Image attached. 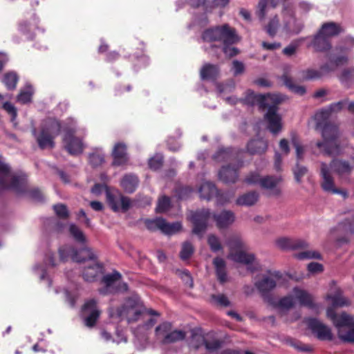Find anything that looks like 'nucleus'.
<instances>
[{"mask_svg":"<svg viewBox=\"0 0 354 354\" xmlns=\"http://www.w3.org/2000/svg\"><path fill=\"white\" fill-rule=\"evenodd\" d=\"M232 157V151L231 149H219L214 155V159L217 162L230 160Z\"/></svg>","mask_w":354,"mask_h":354,"instance_id":"obj_45","label":"nucleus"},{"mask_svg":"<svg viewBox=\"0 0 354 354\" xmlns=\"http://www.w3.org/2000/svg\"><path fill=\"white\" fill-rule=\"evenodd\" d=\"M326 315L337 327L339 338L344 342L354 343L353 318L345 313L338 315L332 308H328Z\"/></svg>","mask_w":354,"mask_h":354,"instance_id":"obj_8","label":"nucleus"},{"mask_svg":"<svg viewBox=\"0 0 354 354\" xmlns=\"http://www.w3.org/2000/svg\"><path fill=\"white\" fill-rule=\"evenodd\" d=\"M156 339L164 344H169L183 340L187 333L183 330L174 328L170 322H163L155 330Z\"/></svg>","mask_w":354,"mask_h":354,"instance_id":"obj_9","label":"nucleus"},{"mask_svg":"<svg viewBox=\"0 0 354 354\" xmlns=\"http://www.w3.org/2000/svg\"><path fill=\"white\" fill-rule=\"evenodd\" d=\"M112 155L113 157V165L121 166L128 161L127 147L123 143L119 142L114 146Z\"/></svg>","mask_w":354,"mask_h":354,"instance_id":"obj_26","label":"nucleus"},{"mask_svg":"<svg viewBox=\"0 0 354 354\" xmlns=\"http://www.w3.org/2000/svg\"><path fill=\"white\" fill-rule=\"evenodd\" d=\"M62 128L64 131L63 142L67 151L71 155L82 153L84 146L82 139L76 137L77 129L73 121L62 126L55 119L46 120L40 133L36 136L39 147L42 149L53 148L54 138L59 134Z\"/></svg>","mask_w":354,"mask_h":354,"instance_id":"obj_1","label":"nucleus"},{"mask_svg":"<svg viewBox=\"0 0 354 354\" xmlns=\"http://www.w3.org/2000/svg\"><path fill=\"white\" fill-rule=\"evenodd\" d=\"M106 200L111 209L115 212L122 210L127 212L131 206V201L129 198L124 196L121 192H106Z\"/></svg>","mask_w":354,"mask_h":354,"instance_id":"obj_13","label":"nucleus"},{"mask_svg":"<svg viewBox=\"0 0 354 354\" xmlns=\"http://www.w3.org/2000/svg\"><path fill=\"white\" fill-rule=\"evenodd\" d=\"M339 80L346 86L354 83V68L344 70L339 76Z\"/></svg>","mask_w":354,"mask_h":354,"instance_id":"obj_44","label":"nucleus"},{"mask_svg":"<svg viewBox=\"0 0 354 354\" xmlns=\"http://www.w3.org/2000/svg\"><path fill=\"white\" fill-rule=\"evenodd\" d=\"M210 215L211 214L208 209H203L191 212L189 218L193 224L192 232L194 234L200 236L203 235L207 229Z\"/></svg>","mask_w":354,"mask_h":354,"instance_id":"obj_11","label":"nucleus"},{"mask_svg":"<svg viewBox=\"0 0 354 354\" xmlns=\"http://www.w3.org/2000/svg\"><path fill=\"white\" fill-rule=\"evenodd\" d=\"M212 298L219 306H230V301L228 300L227 297L224 295H212Z\"/></svg>","mask_w":354,"mask_h":354,"instance_id":"obj_63","label":"nucleus"},{"mask_svg":"<svg viewBox=\"0 0 354 354\" xmlns=\"http://www.w3.org/2000/svg\"><path fill=\"white\" fill-rule=\"evenodd\" d=\"M199 193L201 198L210 200L217 194V189L213 183L205 182L199 188Z\"/></svg>","mask_w":354,"mask_h":354,"instance_id":"obj_35","label":"nucleus"},{"mask_svg":"<svg viewBox=\"0 0 354 354\" xmlns=\"http://www.w3.org/2000/svg\"><path fill=\"white\" fill-rule=\"evenodd\" d=\"M213 218L218 228L224 229L234 222L235 216L232 211L223 210L220 213L213 214Z\"/></svg>","mask_w":354,"mask_h":354,"instance_id":"obj_23","label":"nucleus"},{"mask_svg":"<svg viewBox=\"0 0 354 354\" xmlns=\"http://www.w3.org/2000/svg\"><path fill=\"white\" fill-rule=\"evenodd\" d=\"M292 295L295 300H297L300 305L310 308L315 307L313 297L307 291L299 288H295L292 290Z\"/></svg>","mask_w":354,"mask_h":354,"instance_id":"obj_28","label":"nucleus"},{"mask_svg":"<svg viewBox=\"0 0 354 354\" xmlns=\"http://www.w3.org/2000/svg\"><path fill=\"white\" fill-rule=\"evenodd\" d=\"M145 308L137 295L128 298L123 305L116 309L109 310V316L119 321L127 320L128 323L134 322L139 319L144 313Z\"/></svg>","mask_w":354,"mask_h":354,"instance_id":"obj_6","label":"nucleus"},{"mask_svg":"<svg viewBox=\"0 0 354 354\" xmlns=\"http://www.w3.org/2000/svg\"><path fill=\"white\" fill-rule=\"evenodd\" d=\"M218 74V68L216 65L206 64L201 69V77L202 80L215 79Z\"/></svg>","mask_w":354,"mask_h":354,"instance_id":"obj_37","label":"nucleus"},{"mask_svg":"<svg viewBox=\"0 0 354 354\" xmlns=\"http://www.w3.org/2000/svg\"><path fill=\"white\" fill-rule=\"evenodd\" d=\"M56 215L60 218H66L68 216V211L66 205L57 204L53 206Z\"/></svg>","mask_w":354,"mask_h":354,"instance_id":"obj_58","label":"nucleus"},{"mask_svg":"<svg viewBox=\"0 0 354 354\" xmlns=\"http://www.w3.org/2000/svg\"><path fill=\"white\" fill-rule=\"evenodd\" d=\"M162 218H156L152 220H146L145 225L148 230L155 231L160 230L161 231Z\"/></svg>","mask_w":354,"mask_h":354,"instance_id":"obj_55","label":"nucleus"},{"mask_svg":"<svg viewBox=\"0 0 354 354\" xmlns=\"http://www.w3.org/2000/svg\"><path fill=\"white\" fill-rule=\"evenodd\" d=\"M18 81V77L15 73H8L4 75L3 82L9 90L15 89Z\"/></svg>","mask_w":354,"mask_h":354,"instance_id":"obj_46","label":"nucleus"},{"mask_svg":"<svg viewBox=\"0 0 354 354\" xmlns=\"http://www.w3.org/2000/svg\"><path fill=\"white\" fill-rule=\"evenodd\" d=\"M26 176L12 174L10 166L0 156V189H11L17 193H22L26 191Z\"/></svg>","mask_w":354,"mask_h":354,"instance_id":"obj_7","label":"nucleus"},{"mask_svg":"<svg viewBox=\"0 0 354 354\" xmlns=\"http://www.w3.org/2000/svg\"><path fill=\"white\" fill-rule=\"evenodd\" d=\"M281 15L283 18L281 26L286 33L296 35L301 31L304 27L303 24L295 19L291 10L284 9Z\"/></svg>","mask_w":354,"mask_h":354,"instance_id":"obj_15","label":"nucleus"},{"mask_svg":"<svg viewBox=\"0 0 354 354\" xmlns=\"http://www.w3.org/2000/svg\"><path fill=\"white\" fill-rule=\"evenodd\" d=\"M279 26L280 24L279 17L275 15L270 19L268 24L266 26V30L270 36L274 37L277 34Z\"/></svg>","mask_w":354,"mask_h":354,"instance_id":"obj_42","label":"nucleus"},{"mask_svg":"<svg viewBox=\"0 0 354 354\" xmlns=\"http://www.w3.org/2000/svg\"><path fill=\"white\" fill-rule=\"evenodd\" d=\"M207 243L211 250L217 252L223 249L219 238L214 234H209L207 238Z\"/></svg>","mask_w":354,"mask_h":354,"instance_id":"obj_47","label":"nucleus"},{"mask_svg":"<svg viewBox=\"0 0 354 354\" xmlns=\"http://www.w3.org/2000/svg\"><path fill=\"white\" fill-rule=\"evenodd\" d=\"M308 328L321 340H331L333 335L330 328L316 319H308L306 320Z\"/></svg>","mask_w":354,"mask_h":354,"instance_id":"obj_18","label":"nucleus"},{"mask_svg":"<svg viewBox=\"0 0 354 354\" xmlns=\"http://www.w3.org/2000/svg\"><path fill=\"white\" fill-rule=\"evenodd\" d=\"M279 102H270L266 109H268L265 114L264 119L268 123V129L273 134L278 133L281 128V118L277 113V104Z\"/></svg>","mask_w":354,"mask_h":354,"instance_id":"obj_14","label":"nucleus"},{"mask_svg":"<svg viewBox=\"0 0 354 354\" xmlns=\"http://www.w3.org/2000/svg\"><path fill=\"white\" fill-rule=\"evenodd\" d=\"M139 180L137 176L133 174L124 175L120 181V185L127 193H133L138 187Z\"/></svg>","mask_w":354,"mask_h":354,"instance_id":"obj_30","label":"nucleus"},{"mask_svg":"<svg viewBox=\"0 0 354 354\" xmlns=\"http://www.w3.org/2000/svg\"><path fill=\"white\" fill-rule=\"evenodd\" d=\"M348 104V99H344L341 101L332 103L328 106L326 107L329 114H337L342 111Z\"/></svg>","mask_w":354,"mask_h":354,"instance_id":"obj_43","label":"nucleus"},{"mask_svg":"<svg viewBox=\"0 0 354 354\" xmlns=\"http://www.w3.org/2000/svg\"><path fill=\"white\" fill-rule=\"evenodd\" d=\"M234 192H226L223 193H220L217 190V194H216L214 196L216 197L218 204L224 205L225 203H229L230 200L234 197Z\"/></svg>","mask_w":354,"mask_h":354,"instance_id":"obj_49","label":"nucleus"},{"mask_svg":"<svg viewBox=\"0 0 354 354\" xmlns=\"http://www.w3.org/2000/svg\"><path fill=\"white\" fill-rule=\"evenodd\" d=\"M295 257L298 259H320V254L315 251H305L295 254Z\"/></svg>","mask_w":354,"mask_h":354,"instance_id":"obj_59","label":"nucleus"},{"mask_svg":"<svg viewBox=\"0 0 354 354\" xmlns=\"http://www.w3.org/2000/svg\"><path fill=\"white\" fill-rule=\"evenodd\" d=\"M319 32L330 39V37L336 36L343 32V28L338 24L334 22H328L324 24L322 26Z\"/></svg>","mask_w":354,"mask_h":354,"instance_id":"obj_33","label":"nucleus"},{"mask_svg":"<svg viewBox=\"0 0 354 354\" xmlns=\"http://www.w3.org/2000/svg\"><path fill=\"white\" fill-rule=\"evenodd\" d=\"M330 116L326 108L319 110L315 115L316 129L322 131L324 139V142H317L316 145L326 154L336 156L341 151L338 143L340 133L336 125L328 123Z\"/></svg>","mask_w":354,"mask_h":354,"instance_id":"obj_4","label":"nucleus"},{"mask_svg":"<svg viewBox=\"0 0 354 354\" xmlns=\"http://www.w3.org/2000/svg\"><path fill=\"white\" fill-rule=\"evenodd\" d=\"M281 277L280 272L268 270L267 274L262 275L261 279L255 281L254 286L259 292L264 296L276 287L277 281Z\"/></svg>","mask_w":354,"mask_h":354,"instance_id":"obj_12","label":"nucleus"},{"mask_svg":"<svg viewBox=\"0 0 354 354\" xmlns=\"http://www.w3.org/2000/svg\"><path fill=\"white\" fill-rule=\"evenodd\" d=\"M275 245L281 250H297L306 248L308 243L302 239L279 237L275 240Z\"/></svg>","mask_w":354,"mask_h":354,"instance_id":"obj_20","label":"nucleus"},{"mask_svg":"<svg viewBox=\"0 0 354 354\" xmlns=\"http://www.w3.org/2000/svg\"><path fill=\"white\" fill-rule=\"evenodd\" d=\"M268 144L263 139L251 140L247 146L248 151L251 154L261 153L266 151Z\"/></svg>","mask_w":354,"mask_h":354,"instance_id":"obj_34","label":"nucleus"},{"mask_svg":"<svg viewBox=\"0 0 354 354\" xmlns=\"http://www.w3.org/2000/svg\"><path fill=\"white\" fill-rule=\"evenodd\" d=\"M104 160L103 154L92 153L89 156V162L93 167H98L101 165Z\"/></svg>","mask_w":354,"mask_h":354,"instance_id":"obj_61","label":"nucleus"},{"mask_svg":"<svg viewBox=\"0 0 354 354\" xmlns=\"http://www.w3.org/2000/svg\"><path fill=\"white\" fill-rule=\"evenodd\" d=\"M230 2V0H212L205 6V12H210L215 8H224Z\"/></svg>","mask_w":354,"mask_h":354,"instance_id":"obj_53","label":"nucleus"},{"mask_svg":"<svg viewBox=\"0 0 354 354\" xmlns=\"http://www.w3.org/2000/svg\"><path fill=\"white\" fill-rule=\"evenodd\" d=\"M3 108L11 115V121L14 122L17 116L16 108L10 102H5Z\"/></svg>","mask_w":354,"mask_h":354,"instance_id":"obj_62","label":"nucleus"},{"mask_svg":"<svg viewBox=\"0 0 354 354\" xmlns=\"http://www.w3.org/2000/svg\"><path fill=\"white\" fill-rule=\"evenodd\" d=\"M217 91L219 95L232 92L234 88V83L232 82L229 84H216Z\"/></svg>","mask_w":354,"mask_h":354,"instance_id":"obj_60","label":"nucleus"},{"mask_svg":"<svg viewBox=\"0 0 354 354\" xmlns=\"http://www.w3.org/2000/svg\"><path fill=\"white\" fill-rule=\"evenodd\" d=\"M291 142L293 147L295 148L297 159L301 160L304 156V149L295 135L292 136Z\"/></svg>","mask_w":354,"mask_h":354,"instance_id":"obj_51","label":"nucleus"},{"mask_svg":"<svg viewBox=\"0 0 354 354\" xmlns=\"http://www.w3.org/2000/svg\"><path fill=\"white\" fill-rule=\"evenodd\" d=\"M169 198L167 196H162L158 200L156 212L160 213L166 212L169 209Z\"/></svg>","mask_w":354,"mask_h":354,"instance_id":"obj_56","label":"nucleus"},{"mask_svg":"<svg viewBox=\"0 0 354 354\" xmlns=\"http://www.w3.org/2000/svg\"><path fill=\"white\" fill-rule=\"evenodd\" d=\"M261 176L257 171H253L248 174L244 178V182L248 185H259L261 180Z\"/></svg>","mask_w":354,"mask_h":354,"instance_id":"obj_54","label":"nucleus"},{"mask_svg":"<svg viewBox=\"0 0 354 354\" xmlns=\"http://www.w3.org/2000/svg\"><path fill=\"white\" fill-rule=\"evenodd\" d=\"M162 165V156L156 154L149 160V166L151 169L157 170Z\"/></svg>","mask_w":354,"mask_h":354,"instance_id":"obj_57","label":"nucleus"},{"mask_svg":"<svg viewBox=\"0 0 354 354\" xmlns=\"http://www.w3.org/2000/svg\"><path fill=\"white\" fill-rule=\"evenodd\" d=\"M121 277L120 273L117 271L104 276L102 281L106 286V291L109 292L127 291L128 288L127 284L120 281Z\"/></svg>","mask_w":354,"mask_h":354,"instance_id":"obj_17","label":"nucleus"},{"mask_svg":"<svg viewBox=\"0 0 354 354\" xmlns=\"http://www.w3.org/2000/svg\"><path fill=\"white\" fill-rule=\"evenodd\" d=\"M100 315V310L97 306V301L92 299L88 300L82 308V316L84 324L88 327H93Z\"/></svg>","mask_w":354,"mask_h":354,"instance_id":"obj_16","label":"nucleus"},{"mask_svg":"<svg viewBox=\"0 0 354 354\" xmlns=\"http://www.w3.org/2000/svg\"><path fill=\"white\" fill-rule=\"evenodd\" d=\"M70 234L78 242L84 243L86 238L81 230L75 224L71 223L69 226Z\"/></svg>","mask_w":354,"mask_h":354,"instance_id":"obj_48","label":"nucleus"},{"mask_svg":"<svg viewBox=\"0 0 354 354\" xmlns=\"http://www.w3.org/2000/svg\"><path fill=\"white\" fill-rule=\"evenodd\" d=\"M259 194L255 191H252L239 196L236 204L239 206H252L258 201Z\"/></svg>","mask_w":354,"mask_h":354,"instance_id":"obj_32","label":"nucleus"},{"mask_svg":"<svg viewBox=\"0 0 354 354\" xmlns=\"http://www.w3.org/2000/svg\"><path fill=\"white\" fill-rule=\"evenodd\" d=\"M191 343L196 348L204 344L205 348L209 351H216L221 346V342L218 339H207L203 335L196 333H192Z\"/></svg>","mask_w":354,"mask_h":354,"instance_id":"obj_21","label":"nucleus"},{"mask_svg":"<svg viewBox=\"0 0 354 354\" xmlns=\"http://www.w3.org/2000/svg\"><path fill=\"white\" fill-rule=\"evenodd\" d=\"M242 166V164L237 167H231L230 166L223 167L218 173L221 180L225 183H234L238 179V169Z\"/></svg>","mask_w":354,"mask_h":354,"instance_id":"obj_25","label":"nucleus"},{"mask_svg":"<svg viewBox=\"0 0 354 354\" xmlns=\"http://www.w3.org/2000/svg\"><path fill=\"white\" fill-rule=\"evenodd\" d=\"M182 227L181 223H167L165 219H162L161 223V232L165 234L171 235L174 234L180 230Z\"/></svg>","mask_w":354,"mask_h":354,"instance_id":"obj_38","label":"nucleus"},{"mask_svg":"<svg viewBox=\"0 0 354 354\" xmlns=\"http://www.w3.org/2000/svg\"><path fill=\"white\" fill-rule=\"evenodd\" d=\"M286 0H260L258 5L257 15L260 19H265L268 15L273 14L274 9Z\"/></svg>","mask_w":354,"mask_h":354,"instance_id":"obj_22","label":"nucleus"},{"mask_svg":"<svg viewBox=\"0 0 354 354\" xmlns=\"http://www.w3.org/2000/svg\"><path fill=\"white\" fill-rule=\"evenodd\" d=\"M213 263L216 269L218 279L221 283L225 282L227 281V274L225 261L220 257H216L214 259Z\"/></svg>","mask_w":354,"mask_h":354,"instance_id":"obj_36","label":"nucleus"},{"mask_svg":"<svg viewBox=\"0 0 354 354\" xmlns=\"http://www.w3.org/2000/svg\"><path fill=\"white\" fill-rule=\"evenodd\" d=\"M316 51H326L331 47L329 39L322 35L319 31L314 37L311 44Z\"/></svg>","mask_w":354,"mask_h":354,"instance_id":"obj_31","label":"nucleus"},{"mask_svg":"<svg viewBox=\"0 0 354 354\" xmlns=\"http://www.w3.org/2000/svg\"><path fill=\"white\" fill-rule=\"evenodd\" d=\"M33 94V88L30 85H26L17 95V101L21 104L30 102L32 95Z\"/></svg>","mask_w":354,"mask_h":354,"instance_id":"obj_39","label":"nucleus"},{"mask_svg":"<svg viewBox=\"0 0 354 354\" xmlns=\"http://www.w3.org/2000/svg\"><path fill=\"white\" fill-rule=\"evenodd\" d=\"M201 39L208 44L203 46L205 51L216 52L221 49L229 57L238 53L237 48L231 46L238 42L239 37L235 29L227 24L205 29L202 33Z\"/></svg>","mask_w":354,"mask_h":354,"instance_id":"obj_2","label":"nucleus"},{"mask_svg":"<svg viewBox=\"0 0 354 354\" xmlns=\"http://www.w3.org/2000/svg\"><path fill=\"white\" fill-rule=\"evenodd\" d=\"M328 167L341 178L347 176L352 171V167L348 162L337 159L333 160Z\"/></svg>","mask_w":354,"mask_h":354,"instance_id":"obj_27","label":"nucleus"},{"mask_svg":"<svg viewBox=\"0 0 354 354\" xmlns=\"http://www.w3.org/2000/svg\"><path fill=\"white\" fill-rule=\"evenodd\" d=\"M295 304V299L293 295L285 297L281 299L278 303V306L281 309L288 310L292 308Z\"/></svg>","mask_w":354,"mask_h":354,"instance_id":"obj_52","label":"nucleus"},{"mask_svg":"<svg viewBox=\"0 0 354 354\" xmlns=\"http://www.w3.org/2000/svg\"><path fill=\"white\" fill-rule=\"evenodd\" d=\"M307 169L305 167L297 165L296 168L294 169V174L296 180L300 183L301 178L306 174Z\"/></svg>","mask_w":354,"mask_h":354,"instance_id":"obj_64","label":"nucleus"},{"mask_svg":"<svg viewBox=\"0 0 354 354\" xmlns=\"http://www.w3.org/2000/svg\"><path fill=\"white\" fill-rule=\"evenodd\" d=\"M281 101V98L278 95H257L250 90L246 92L243 100L244 103L251 106L257 105L260 109H265L270 102H280Z\"/></svg>","mask_w":354,"mask_h":354,"instance_id":"obj_10","label":"nucleus"},{"mask_svg":"<svg viewBox=\"0 0 354 354\" xmlns=\"http://www.w3.org/2000/svg\"><path fill=\"white\" fill-rule=\"evenodd\" d=\"M283 82L284 84L292 91L295 92V93L303 95L306 93V88L304 86H297L295 85L292 80L289 77L288 75H284L282 77Z\"/></svg>","mask_w":354,"mask_h":354,"instance_id":"obj_41","label":"nucleus"},{"mask_svg":"<svg viewBox=\"0 0 354 354\" xmlns=\"http://www.w3.org/2000/svg\"><path fill=\"white\" fill-rule=\"evenodd\" d=\"M281 181V178L280 176H266L261 178L260 187L269 191L271 194L278 195L280 193L278 185Z\"/></svg>","mask_w":354,"mask_h":354,"instance_id":"obj_24","label":"nucleus"},{"mask_svg":"<svg viewBox=\"0 0 354 354\" xmlns=\"http://www.w3.org/2000/svg\"><path fill=\"white\" fill-rule=\"evenodd\" d=\"M323 77L322 71L315 69H307L301 72V78L302 80H313L320 79Z\"/></svg>","mask_w":354,"mask_h":354,"instance_id":"obj_40","label":"nucleus"},{"mask_svg":"<svg viewBox=\"0 0 354 354\" xmlns=\"http://www.w3.org/2000/svg\"><path fill=\"white\" fill-rule=\"evenodd\" d=\"M321 176L322 178V187L326 192H332L333 194H342L346 195L344 192H342L334 187V180L330 175V169L328 166L322 162L321 164Z\"/></svg>","mask_w":354,"mask_h":354,"instance_id":"obj_19","label":"nucleus"},{"mask_svg":"<svg viewBox=\"0 0 354 354\" xmlns=\"http://www.w3.org/2000/svg\"><path fill=\"white\" fill-rule=\"evenodd\" d=\"M193 252V245L189 242H185L183 243L180 257L182 260H187L192 255Z\"/></svg>","mask_w":354,"mask_h":354,"instance_id":"obj_50","label":"nucleus"},{"mask_svg":"<svg viewBox=\"0 0 354 354\" xmlns=\"http://www.w3.org/2000/svg\"><path fill=\"white\" fill-rule=\"evenodd\" d=\"M326 299L331 301L332 309L335 312L334 308L344 307L350 305V301L342 295V290L337 288L333 293L326 295Z\"/></svg>","mask_w":354,"mask_h":354,"instance_id":"obj_29","label":"nucleus"},{"mask_svg":"<svg viewBox=\"0 0 354 354\" xmlns=\"http://www.w3.org/2000/svg\"><path fill=\"white\" fill-rule=\"evenodd\" d=\"M59 260L66 262L69 258L73 261L84 263L82 276L84 281L93 282L103 273L102 264L97 261L96 254L90 248L84 247L80 250H75L71 246H64L59 250Z\"/></svg>","mask_w":354,"mask_h":354,"instance_id":"obj_3","label":"nucleus"},{"mask_svg":"<svg viewBox=\"0 0 354 354\" xmlns=\"http://www.w3.org/2000/svg\"><path fill=\"white\" fill-rule=\"evenodd\" d=\"M226 245L229 248L228 259L245 266L247 269L251 272L261 269V263L254 254L246 251L245 244L240 236H230L227 240Z\"/></svg>","mask_w":354,"mask_h":354,"instance_id":"obj_5","label":"nucleus"}]
</instances>
